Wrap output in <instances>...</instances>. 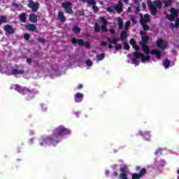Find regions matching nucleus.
Returning a JSON list of instances; mask_svg holds the SVG:
<instances>
[{"mask_svg": "<svg viewBox=\"0 0 179 179\" xmlns=\"http://www.w3.org/2000/svg\"><path fill=\"white\" fill-rule=\"evenodd\" d=\"M140 34H141V38L142 41L140 42V45L142 47V50L143 52L146 54V55H143L142 53H138V52H135L134 53V57L132 59L133 64L136 66L139 65V62H138V59H141V62L143 64H145V62H149L150 61V57H149V48L146 45L148 44V41H149V36L146 35L145 32L140 31Z\"/></svg>", "mask_w": 179, "mask_h": 179, "instance_id": "f257e3e1", "label": "nucleus"}, {"mask_svg": "<svg viewBox=\"0 0 179 179\" xmlns=\"http://www.w3.org/2000/svg\"><path fill=\"white\" fill-rule=\"evenodd\" d=\"M147 4L152 15H156L157 13V8L160 9L163 6L160 1H154L152 2V1L148 0Z\"/></svg>", "mask_w": 179, "mask_h": 179, "instance_id": "f03ea898", "label": "nucleus"}, {"mask_svg": "<svg viewBox=\"0 0 179 179\" xmlns=\"http://www.w3.org/2000/svg\"><path fill=\"white\" fill-rule=\"evenodd\" d=\"M149 20H150V18L148 14H145L144 17H142V14H141V24L144 30H149V26L146 24Z\"/></svg>", "mask_w": 179, "mask_h": 179, "instance_id": "7ed1b4c3", "label": "nucleus"}, {"mask_svg": "<svg viewBox=\"0 0 179 179\" xmlns=\"http://www.w3.org/2000/svg\"><path fill=\"white\" fill-rule=\"evenodd\" d=\"M114 10H116L118 13L122 12V2L119 1L117 6L106 8V10L109 12V13H113Z\"/></svg>", "mask_w": 179, "mask_h": 179, "instance_id": "20e7f679", "label": "nucleus"}, {"mask_svg": "<svg viewBox=\"0 0 179 179\" xmlns=\"http://www.w3.org/2000/svg\"><path fill=\"white\" fill-rule=\"evenodd\" d=\"M178 15V10H176V8H171V15H167L166 17L168 20L173 22L176 20V17H177Z\"/></svg>", "mask_w": 179, "mask_h": 179, "instance_id": "39448f33", "label": "nucleus"}, {"mask_svg": "<svg viewBox=\"0 0 179 179\" xmlns=\"http://www.w3.org/2000/svg\"><path fill=\"white\" fill-rule=\"evenodd\" d=\"M71 6L72 3L70 1L64 2L62 4V8L65 9L66 13H69L70 15H72V13H73Z\"/></svg>", "mask_w": 179, "mask_h": 179, "instance_id": "423d86ee", "label": "nucleus"}, {"mask_svg": "<svg viewBox=\"0 0 179 179\" xmlns=\"http://www.w3.org/2000/svg\"><path fill=\"white\" fill-rule=\"evenodd\" d=\"M69 134V130L65 129V127H59L55 131V135L61 136Z\"/></svg>", "mask_w": 179, "mask_h": 179, "instance_id": "0eeeda50", "label": "nucleus"}, {"mask_svg": "<svg viewBox=\"0 0 179 179\" xmlns=\"http://www.w3.org/2000/svg\"><path fill=\"white\" fill-rule=\"evenodd\" d=\"M156 45L161 50H166V48H167V42L163 41L162 38H159L157 41Z\"/></svg>", "mask_w": 179, "mask_h": 179, "instance_id": "6e6552de", "label": "nucleus"}, {"mask_svg": "<svg viewBox=\"0 0 179 179\" xmlns=\"http://www.w3.org/2000/svg\"><path fill=\"white\" fill-rule=\"evenodd\" d=\"M120 171V179H128V170L127 169V166L122 168Z\"/></svg>", "mask_w": 179, "mask_h": 179, "instance_id": "1a4fd4ad", "label": "nucleus"}, {"mask_svg": "<svg viewBox=\"0 0 179 179\" xmlns=\"http://www.w3.org/2000/svg\"><path fill=\"white\" fill-rule=\"evenodd\" d=\"M28 7L30 8L33 12H36L38 9V3H34V1L29 0Z\"/></svg>", "mask_w": 179, "mask_h": 179, "instance_id": "9d476101", "label": "nucleus"}, {"mask_svg": "<svg viewBox=\"0 0 179 179\" xmlns=\"http://www.w3.org/2000/svg\"><path fill=\"white\" fill-rule=\"evenodd\" d=\"M15 89L17 90V92H19V93H21L22 94H27V93H29V90L23 89L19 85H15Z\"/></svg>", "mask_w": 179, "mask_h": 179, "instance_id": "9b49d317", "label": "nucleus"}, {"mask_svg": "<svg viewBox=\"0 0 179 179\" xmlns=\"http://www.w3.org/2000/svg\"><path fill=\"white\" fill-rule=\"evenodd\" d=\"M146 171L145 169H142L140 174L134 173L132 175V179H139L142 176H145Z\"/></svg>", "mask_w": 179, "mask_h": 179, "instance_id": "f8f14e48", "label": "nucleus"}, {"mask_svg": "<svg viewBox=\"0 0 179 179\" xmlns=\"http://www.w3.org/2000/svg\"><path fill=\"white\" fill-rule=\"evenodd\" d=\"M4 30H5V31H6L7 33H9L10 34H12L13 33H15V30L9 24H7L4 27Z\"/></svg>", "mask_w": 179, "mask_h": 179, "instance_id": "ddd939ff", "label": "nucleus"}, {"mask_svg": "<svg viewBox=\"0 0 179 179\" xmlns=\"http://www.w3.org/2000/svg\"><path fill=\"white\" fill-rule=\"evenodd\" d=\"M152 55H155L157 59H160V57H162V52L159 51L157 49H155L151 52Z\"/></svg>", "mask_w": 179, "mask_h": 179, "instance_id": "4468645a", "label": "nucleus"}, {"mask_svg": "<svg viewBox=\"0 0 179 179\" xmlns=\"http://www.w3.org/2000/svg\"><path fill=\"white\" fill-rule=\"evenodd\" d=\"M101 20L103 25L101 26V30L102 31L105 32L107 31V27H106V24H107V20L103 17H101Z\"/></svg>", "mask_w": 179, "mask_h": 179, "instance_id": "2eb2a0df", "label": "nucleus"}, {"mask_svg": "<svg viewBox=\"0 0 179 179\" xmlns=\"http://www.w3.org/2000/svg\"><path fill=\"white\" fill-rule=\"evenodd\" d=\"M83 99V94L80 93H77L76 94L75 101L76 103H80L82 101V99Z\"/></svg>", "mask_w": 179, "mask_h": 179, "instance_id": "dca6fc26", "label": "nucleus"}, {"mask_svg": "<svg viewBox=\"0 0 179 179\" xmlns=\"http://www.w3.org/2000/svg\"><path fill=\"white\" fill-rule=\"evenodd\" d=\"M29 20L31 23H36L37 22V15L36 14H31L29 15Z\"/></svg>", "mask_w": 179, "mask_h": 179, "instance_id": "f3484780", "label": "nucleus"}, {"mask_svg": "<svg viewBox=\"0 0 179 179\" xmlns=\"http://www.w3.org/2000/svg\"><path fill=\"white\" fill-rule=\"evenodd\" d=\"M71 43L73 44H76L78 43V44H79L80 45H83V41L82 39H79L78 41L76 40V38H73L71 39Z\"/></svg>", "mask_w": 179, "mask_h": 179, "instance_id": "a211bd4d", "label": "nucleus"}, {"mask_svg": "<svg viewBox=\"0 0 179 179\" xmlns=\"http://www.w3.org/2000/svg\"><path fill=\"white\" fill-rule=\"evenodd\" d=\"M88 5H91L92 6V9H97V6H96V1L94 0H87Z\"/></svg>", "mask_w": 179, "mask_h": 179, "instance_id": "6ab92c4d", "label": "nucleus"}, {"mask_svg": "<svg viewBox=\"0 0 179 179\" xmlns=\"http://www.w3.org/2000/svg\"><path fill=\"white\" fill-rule=\"evenodd\" d=\"M130 44L132 45L133 48L136 50V51H138V50H139V47L136 45V42L135 41L134 39L130 40Z\"/></svg>", "mask_w": 179, "mask_h": 179, "instance_id": "aec40b11", "label": "nucleus"}, {"mask_svg": "<svg viewBox=\"0 0 179 179\" xmlns=\"http://www.w3.org/2000/svg\"><path fill=\"white\" fill-rule=\"evenodd\" d=\"M25 28L27 29V30H29L31 31H34V30H36V26L31 24L26 25Z\"/></svg>", "mask_w": 179, "mask_h": 179, "instance_id": "412c9836", "label": "nucleus"}, {"mask_svg": "<svg viewBox=\"0 0 179 179\" xmlns=\"http://www.w3.org/2000/svg\"><path fill=\"white\" fill-rule=\"evenodd\" d=\"M58 17L61 22H65V17L64 16V13L62 11L58 13Z\"/></svg>", "mask_w": 179, "mask_h": 179, "instance_id": "4be33fe9", "label": "nucleus"}, {"mask_svg": "<svg viewBox=\"0 0 179 179\" xmlns=\"http://www.w3.org/2000/svg\"><path fill=\"white\" fill-rule=\"evenodd\" d=\"M12 73H13V75H22V73H23V71L13 69V70H12Z\"/></svg>", "mask_w": 179, "mask_h": 179, "instance_id": "5701e85b", "label": "nucleus"}, {"mask_svg": "<svg viewBox=\"0 0 179 179\" xmlns=\"http://www.w3.org/2000/svg\"><path fill=\"white\" fill-rule=\"evenodd\" d=\"M49 142H51V140H50V138H43L41 141V146H44L45 143H48Z\"/></svg>", "mask_w": 179, "mask_h": 179, "instance_id": "b1692460", "label": "nucleus"}, {"mask_svg": "<svg viewBox=\"0 0 179 179\" xmlns=\"http://www.w3.org/2000/svg\"><path fill=\"white\" fill-rule=\"evenodd\" d=\"M127 31H122L120 34L121 40H125V38H127Z\"/></svg>", "mask_w": 179, "mask_h": 179, "instance_id": "393cba45", "label": "nucleus"}, {"mask_svg": "<svg viewBox=\"0 0 179 179\" xmlns=\"http://www.w3.org/2000/svg\"><path fill=\"white\" fill-rule=\"evenodd\" d=\"M117 20L119 24V29H122V27L124 26L122 20L121 18H117Z\"/></svg>", "mask_w": 179, "mask_h": 179, "instance_id": "a878e982", "label": "nucleus"}, {"mask_svg": "<svg viewBox=\"0 0 179 179\" xmlns=\"http://www.w3.org/2000/svg\"><path fill=\"white\" fill-rule=\"evenodd\" d=\"M179 26V18L176 20V24H171V29H174V27H178Z\"/></svg>", "mask_w": 179, "mask_h": 179, "instance_id": "bb28decb", "label": "nucleus"}, {"mask_svg": "<svg viewBox=\"0 0 179 179\" xmlns=\"http://www.w3.org/2000/svg\"><path fill=\"white\" fill-rule=\"evenodd\" d=\"M104 59V54L98 55L96 57L97 61H103Z\"/></svg>", "mask_w": 179, "mask_h": 179, "instance_id": "cd10ccee", "label": "nucleus"}, {"mask_svg": "<svg viewBox=\"0 0 179 179\" xmlns=\"http://www.w3.org/2000/svg\"><path fill=\"white\" fill-rule=\"evenodd\" d=\"M171 2H173V0H165L164 3L166 7L170 6L171 5Z\"/></svg>", "mask_w": 179, "mask_h": 179, "instance_id": "c85d7f7f", "label": "nucleus"}, {"mask_svg": "<svg viewBox=\"0 0 179 179\" xmlns=\"http://www.w3.org/2000/svg\"><path fill=\"white\" fill-rule=\"evenodd\" d=\"M20 19L21 22L24 23V22H26V15H24V14L22 13L21 15H20Z\"/></svg>", "mask_w": 179, "mask_h": 179, "instance_id": "c756f323", "label": "nucleus"}, {"mask_svg": "<svg viewBox=\"0 0 179 179\" xmlns=\"http://www.w3.org/2000/svg\"><path fill=\"white\" fill-rule=\"evenodd\" d=\"M163 65H164V68H166L167 69V68H169V66H170V61L165 60L163 63Z\"/></svg>", "mask_w": 179, "mask_h": 179, "instance_id": "7c9ffc66", "label": "nucleus"}, {"mask_svg": "<svg viewBox=\"0 0 179 179\" xmlns=\"http://www.w3.org/2000/svg\"><path fill=\"white\" fill-rule=\"evenodd\" d=\"M2 23H6V17L5 16L0 17V24H2Z\"/></svg>", "mask_w": 179, "mask_h": 179, "instance_id": "2f4dec72", "label": "nucleus"}, {"mask_svg": "<svg viewBox=\"0 0 179 179\" xmlns=\"http://www.w3.org/2000/svg\"><path fill=\"white\" fill-rule=\"evenodd\" d=\"M73 31H74L75 33H79V31H80V28L78 27V26L74 25L73 27Z\"/></svg>", "mask_w": 179, "mask_h": 179, "instance_id": "473e14b6", "label": "nucleus"}, {"mask_svg": "<svg viewBox=\"0 0 179 179\" xmlns=\"http://www.w3.org/2000/svg\"><path fill=\"white\" fill-rule=\"evenodd\" d=\"M99 30H100V25L96 23L94 25V31H99Z\"/></svg>", "mask_w": 179, "mask_h": 179, "instance_id": "72a5a7b5", "label": "nucleus"}, {"mask_svg": "<svg viewBox=\"0 0 179 179\" xmlns=\"http://www.w3.org/2000/svg\"><path fill=\"white\" fill-rule=\"evenodd\" d=\"M129 26H131V22L127 21L124 25L126 30H128V29H129Z\"/></svg>", "mask_w": 179, "mask_h": 179, "instance_id": "f704fd0d", "label": "nucleus"}, {"mask_svg": "<svg viewBox=\"0 0 179 179\" xmlns=\"http://www.w3.org/2000/svg\"><path fill=\"white\" fill-rule=\"evenodd\" d=\"M109 43L110 44H115V43H117V40H115V39H109Z\"/></svg>", "mask_w": 179, "mask_h": 179, "instance_id": "c9c22d12", "label": "nucleus"}, {"mask_svg": "<svg viewBox=\"0 0 179 179\" xmlns=\"http://www.w3.org/2000/svg\"><path fill=\"white\" fill-rule=\"evenodd\" d=\"M87 66H92V65H93V62H92V61L90 60H87L86 62Z\"/></svg>", "mask_w": 179, "mask_h": 179, "instance_id": "e433bc0d", "label": "nucleus"}, {"mask_svg": "<svg viewBox=\"0 0 179 179\" xmlns=\"http://www.w3.org/2000/svg\"><path fill=\"white\" fill-rule=\"evenodd\" d=\"M24 38L25 40H29V38H30V35L29 34H26L24 35Z\"/></svg>", "mask_w": 179, "mask_h": 179, "instance_id": "4c0bfd02", "label": "nucleus"}, {"mask_svg": "<svg viewBox=\"0 0 179 179\" xmlns=\"http://www.w3.org/2000/svg\"><path fill=\"white\" fill-rule=\"evenodd\" d=\"M115 50H121V48H122V45H116L115 46Z\"/></svg>", "mask_w": 179, "mask_h": 179, "instance_id": "58836bf2", "label": "nucleus"}, {"mask_svg": "<svg viewBox=\"0 0 179 179\" xmlns=\"http://www.w3.org/2000/svg\"><path fill=\"white\" fill-rule=\"evenodd\" d=\"M124 47L125 50H129V45L125 43V44L124 45Z\"/></svg>", "mask_w": 179, "mask_h": 179, "instance_id": "ea45409f", "label": "nucleus"}, {"mask_svg": "<svg viewBox=\"0 0 179 179\" xmlns=\"http://www.w3.org/2000/svg\"><path fill=\"white\" fill-rule=\"evenodd\" d=\"M85 47H86V48H89V47L90 46V44L88 43V42H86L85 44H84Z\"/></svg>", "mask_w": 179, "mask_h": 179, "instance_id": "a19ab883", "label": "nucleus"}, {"mask_svg": "<svg viewBox=\"0 0 179 179\" xmlns=\"http://www.w3.org/2000/svg\"><path fill=\"white\" fill-rule=\"evenodd\" d=\"M12 6H13V8H19V4L13 3Z\"/></svg>", "mask_w": 179, "mask_h": 179, "instance_id": "79ce46f5", "label": "nucleus"}, {"mask_svg": "<svg viewBox=\"0 0 179 179\" xmlns=\"http://www.w3.org/2000/svg\"><path fill=\"white\" fill-rule=\"evenodd\" d=\"M142 7H143V9H146V3H142Z\"/></svg>", "mask_w": 179, "mask_h": 179, "instance_id": "37998d69", "label": "nucleus"}, {"mask_svg": "<svg viewBox=\"0 0 179 179\" xmlns=\"http://www.w3.org/2000/svg\"><path fill=\"white\" fill-rule=\"evenodd\" d=\"M101 45H102V47H106V45H107V43H106V42H102V43H101Z\"/></svg>", "mask_w": 179, "mask_h": 179, "instance_id": "c03bdc74", "label": "nucleus"}, {"mask_svg": "<svg viewBox=\"0 0 179 179\" xmlns=\"http://www.w3.org/2000/svg\"><path fill=\"white\" fill-rule=\"evenodd\" d=\"M27 62H28V64H30L31 62V59H27Z\"/></svg>", "mask_w": 179, "mask_h": 179, "instance_id": "a18cd8bd", "label": "nucleus"}, {"mask_svg": "<svg viewBox=\"0 0 179 179\" xmlns=\"http://www.w3.org/2000/svg\"><path fill=\"white\" fill-rule=\"evenodd\" d=\"M83 86L81 84L78 85V89H82Z\"/></svg>", "mask_w": 179, "mask_h": 179, "instance_id": "49530a36", "label": "nucleus"}, {"mask_svg": "<svg viewBox=\"0 0 179 179\" xmlns=\"http://www.w3.org/2000/svg\"><path fill=\"white\" fill-rule=\"evenodd\" d=\"M110 32L112 33V34H113L115 33V31H114V29H110Z\"/></svg>", "mask_w": 179, "mask_h": 179, "instance_id": "de8ad7c7", "label": "nucleus"}, {"mask_svg": "<svg viewBox=\"0 0 179 179\" xmlns=\"http://www.w3.org/2000/svg\"><path fill=\"white\" fill-rule=\"evenodd\" d=\"M93 9V10H94L95 12H97L98 10H99V8H97V7H96V8H92Z\"/></svg>", "mask_w": 179, "mask_h": 179, "instance_id": "09e8293b", "label": "nucleus"}, {"mask_svg": "<svg viewBox=\"0 0 179 179\" xmlns=\"http://www.w3.org/2000/svg\"><path fill=\"white\" fill-rule=\"evenodd\" d=\"M127 12H131V7H129V8H128Z\"/></svg>", "mask_w": 179, "mask_h": 179, "instance_id": "8fccbe9b", "label": "nucleus"}, {"mask_svg": "<svg viewBox=\"0 0 179 179\" xmlns=\"http://www.w3.org/2000/svg\"><path fill=\"white\" fill-rule=\"evenodd\" d=\"M131 22H133V23H135V19L131 18Z\"/></svg>", "mask_w": 179, "mask_h": 179, "instance_id": "3c124183", "label": "nucleus"}, {"mask_svg": "<svg viewBox=\"0 0 179 179\" xmlns=\"http://www.w3.org/2000/svg\"><path fill=\"white\" fill-rule=\"evenodd\" d=\"M124 2H125V3H128V0H124Z\"/></svg>", "mask_w": 179, "mask_h": 179, "instance_id": "603ef678", "label": "nucleus"}, {"mask_svg": "<svg viewBox=\"0 0 179 179\" xmlns=\"http://www.w3.org/2000/svg\"><path fill=\"white\" fill-rule=\"evenodd\" d=\"M100 5H103V1H99Z\"/></svg>", "mask_w": 179, "mask_h": 179, "instance_id": "864d4df0", "label": "nucleus"}, {"mask_svg": "<svg viewBox=\"0 0 179 179\" xmlns=\"http://www.w3.org/2000/svg\"><path fill=\"white\" fill-rule=\"evenodd\" d=\"M162 152V149L159 148V149L158 150V152Z\"/></svg>", "mask_w": 179, "mask_h": 179, "instance_id": "5fc2aeb1", "label": "nucleus"}, {"mask_svg": "<svg viewBox=\"0 0 179 179\" xmlns=\"http://www.w3.org/2000/svg\"><path fill=\"white\" fill-rule=\"evenodd\" d=\"M82 2H86V0H81Z\"/></svg>", "mask_w": 179, "mask_h": 179, "instance_id": "6e6d98bb", "label": "nucleus"}, {"mask_svg": "<svg viewBox=\"0 0 179 179\" xmlns=\"http://www.w3.org/2000/svg\"><path fill=\"white\" fill-rule=\"evenodd\" d=\"M148 137V134L145 135V138H147Z\"/></svg>", "mask_w": 179, "mask_h": 179, "instance_id": "4d7b16f0", "label": "nucleus"}, {"mask_svg": "<svg viewBox=\"0 0 179 179\" xmlns=\"http://www.w3.org/2000/svg\"><path fill=\"white\" fill-rule=\"evenodd\" d=\"M135 2H138V0H134Z\"/></svg>", "mask_w": 179, "mask_h": 179, "instance_id": "13d9d810", "label": "nucleus"}, {"mask_svg": "<svg viewBox=\"0 0 179 179\" xmlns=\"http://www.w3.org/2000/svg\"><path fill=\"white\" fill-rule=\"evenodd\" d=\"M109 48H111V45H109Z\"/></svg>", "mask_w": 179, "mask_h": 179, "instance_id": "bf43d9fd", "label": "nucleus"}, {"mask_svg": "<svg viewBox=\"0 0 179 179\" xmlns=\"http://www.w3.org/2000/svg\"><path fill=\"white\" fill-rule=\"evenodd\" d=\"M115 176H117V173H115Z\"/></svg>", "mask_w": 179, "mask_h": 179, "instance_id": "052dcab7", "label": "nucleus"}, {"mask_svg": "<svg viewBox=\"0 0 179 179\" xmlns=\"http://www.w3.org/2000/svg\"><path fill=\"white\" fill-rule=\"evenodd\" d=\"M138 169H139V167H136V169L138 170Z\"/></svg>", "mask_w": 179, "mask_h": 179, "instance_id": "680f3d73", "label": "nucleus"}, {"mask_svg": "<svg viewBox=\"0 0 179 179\" xmlns=\"http://www.w3.org/2000/svg\"><path fill=\"white\" fill-rule=\"evenodd\" d=\"M137 10H139L138 8H137Z\"/></svg>", "mask_w": 179, "mask_h": 179, "instance_id": "e2e57ef3", "label": "nucleus"}]
</instances>
